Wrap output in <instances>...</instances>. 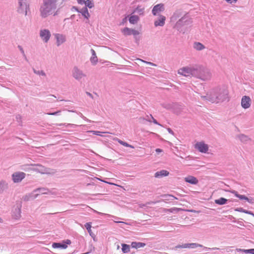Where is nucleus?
<instances>
[{
    "label": "nucleus",
    "instance_id": "1",
    "mask_svg": "<svg viewBox=\"0 0 254 254\" xmlns=\"http://www.w3.org/2000/svg\"><path fill=\"white\" fill-rule=\"evenodd\" d=\"M228 95V92L225 87H217L208 91L206 96H201V98L213 103H218L226 100Z\"/></svg>",
    "mask_w": 254,
    "mask_h": 254
},
{
    "label": "nucleus",
    "instance_id": "2",
    "mask_svg": "<svg viewBox=\"0 0 254 254\" xmlns=\"http://www.w3.org/2000/svg\"><path fill=\"white\" fill-rule=\"evenodd\" d=\"M57 9V0H43L39 9L41 17L45 18L51 15H56Z\"/></svg>",
    "mask_w": 254,
    "mask_h": 254
},
{
    "label": "nucleus",
    "instance_id": "3",
    "mask_svg": "<svg viewBox=\"0 0 254 254\" xmlns=\"http://www.w3.org/2000/svg\"><path fill=\"white\" fill-rule=\"evenodd\" d=\"M199 70V67L196 66H185L180 68L178 71V73L186 77H195Z\"/></svg>",
    "mask_w": 254,
    "mask_h": 254
},
{
    "label": "nucleus",
    "instance_id": "4",
    "mask_svg": "<svg viewBox=\"0 0 254 254\" xmlns=\"http://www.w3.org/2000/svg\"><path fill=\"white\" fill-rule=\"evenodd\" d=\"M50 190L46 188H38L35 190L31 194L26 195L24 197V200L28 201L30 200L31 198L32 199L36 198L37 196L40 194H48Z\"/></svg>",
    "mask_w": 254,
    "mask_h": 254
},
{
    "label": "nucleus",
    "instance_id": "5",
    "mask_svg": "<svg viewBox=\"0 0 254 254\" xmlns=\"http://www.w3.org/2000/svg\"><path fill=\"white\" fill-rule=\"evenodd\" d=\"M29 7V5L27 0H18L17 11L19 13L23 14L25 16H26Z\"/></svg>",
    "mask_w": 254,
    "mask_h": 254
},
{
    "label": "nucleus",
    "instance_id": "6",
    "mask_svg": "<svg viewBox=\"0 0 254 254\" xmlns=\"http://www.w3.org/2000/svg\"><path fill=\"white\" fill-rule=\"evenodd\" d=\"M72 75L74 78L78 81L86 77V74L77 66L73 67Z\"/></svg>",
    "mask_w": 254,
    "mask_h": 254
},
{
    "label": "nucleus",
    "instance_id": "7",
    "mask_svg": "<svg viewBox=\"0 0 254 254\" xmlns=\"http://www.w3.org/2000/svg\"><path fill=\"white\" fill-rule=\"evenodd\" d=\"M191 23L189 16L187 14H185L179 20L176 22V27L177 29H180L182 27L188 25Z\"/></svg>",
    "mask_w": 254,
    "mask_h": 254
},
{
    "label": "nucleus",
    "instance_id": "8",
    "mask_svg": "<svg viewBox=\"0 0 254 254\" xmlns=\"http://www.w3.org/2000/svg\"><path fill=\"white\" fill-rule=\"evenodd\" d=\"M201 70L200 67H199V71L197 72V75L195 77L201 79L203 81H206L210 80L211 78V73L210 71L207 69H203L202 71V73H199Z\"/></svg>",
    "mask_w": 254,
    "mask_h": 254
},
{
    "label": "nucleus",
    "instance_id": "9",
    "mask_svg": "<svg viewBox=\"0 0 254 254\" xmlns=\"http://www.w3.org/2000/svg\"><path fill=\"white\" fill-rule=\"evenodd\" d=\"M39 36L42 41L45 43H47L50 39L51 34L49 30L42 29L39 31Z\"/></svg>",
    "mask_w": 254,
    "mask_h": 254
},
{
    "label": "nucleus",
    "instance_id": "10",
    "mask_svg": "<svg viewBox=\"0 0 254 254\" xmlns=\"http://www.w3.org/2000/svg\"><path fill=\"white\" fill-rule=\"evenodd\" d=\"M194 148L201 153H206L208 151L209 147L204 141H199L194 144Z\"/></svg>",
    "mask_w": 254,
    "mask_h": 254
},
{
    "label": "nucleus",
    "instance_id": "11",
    "mask_svg": "<svg viewBox=\"0 0 254 254\" xmlns=\"http://www.w3.org/2000/svg\"><path fill=\"white\" fill-rule=\"evenodd\" d=\"M21 208V205L20 204H17L13 207L11 211V217L12 219L17 220L20 218Z\"/></svg>",
    "mask_w": 254,
    "mask_h": 254
},
{
    "label": "nucleus",
    "instance_id": "12",
    "mask_svg": "<svg viewBox=\"0 0 254 254\" xmlns=\"http://www.w3.org/2000/svg\"><path fill=\"white\" fill-rule=\"evenodd\" d=\"M26 174L22 172H16L12 174L11 177L14 183H18L25 177Z\"/></svg>",
    "mask_w": 254,
    "mask_h": 254
},
{
    "label": "nucleus",
    "instance_id": "13",
    "mask_svg": "<svg viewBox=\"0 0 254 254\" xmlns=\"http://www.w3.org/2000/svg\"><path fill=\"white\" fill-rule=\"evenodd\" d=\"M252 104V100L248 96H244L241 99V106L245 109H247L251 107Z\"/></svg>",
    "mask_w": 254,
    "mask_h": 254
},
{
    "label": "nucleus",
    "instance_id": "14",
    "mask_svg": "<svg viewBox=\"0 0 254 254\" xmlns=\"http://www.w3.org/2000/svg\"><path fill=\"white\" fill-rule=\"evenodd\" d=\"M54 36L56 39V44L58 46H60L66 41V37L64 35L56 33Z\"/></svg>",
    "mask_w": 254,
    "mask_h": 254
},
{
    "label": "nucleus",
    "instance_id": "15",
    "mask_svg": "<svg viewBox=\"0 0 254 254\" xmlns=\"http://www.w3.org/2000/svg\"><path fill=\"white\" fill-rule=\"evenodd\" d=\"M33 171L40 173L41 174H49V169L41 165H36L33 167L32 169Z\"/></svg>",
    "mask_w": 254,
    "mask_h": 254
},
{
    "label": "nucleus",
    "instance_id": "16",
    "mask_svg": "<svg viewBox=\"0 0 254 254\" xmlns=\"http://www.w3.org/2000/svg\"><path fill=\"white\" fill-rule=\"evenodd\" d=\"M164 10V5L162 3L155 5L152 10V14L154 15H157Z\"/></svg>",
    "mask_w": 254,
    "mask_h": 254
},
{
    "label": "nucleus",
    "instance_id": "17",
    "mask_svg": "<svg viewBox=\"0 0 254 254\" xmlns=\"http://www.w3.org/2000/svg\"><path fill=\"white\" fill-rule=\"evenodd\" d=\"M76 11L82 14V15L86 18L87 20H89V18L90 16V15L88 11L87 8L86 7H84L80 9H78L77 8L76 9Z\"/></svg>",
    "mask_w": 254,
    "mask_h": 254
},
{
    "label": "nucleus",
    "instance_id": "18",
    "mask_svg": "<svg viewBox=\"0 0 254 254\" xmlns=\"http://www.w3.org/2000/svg\"><path fill=\"white\" fill-rule=\"evenodd\" d=\"M166 17L163 15H160L158 19L154 21V25L155 27L163 26L165 24Z\"/></svg>",
    "mask_w": 254,
    "mask_h": 254
},
{
    "label": "nucleus",
    "instance_id": "19",
    "mask_svg": "<svg viewBox=\"0 0 254 254\" xmlns=\"http://www.w3.org/2000/svg\"><path fill=\"white\" fill-rule=\"evenodd\" d=\"M94 212L97 213V214H100V215H106L109 217H113V218H115V220H114V221L115 222V223H124V224H127L126 223L124 222H123V221H119V219H121V218H119V217H116V216H113V215H111L110 214H106V213H102V212H98L96 210H94Z\"/></svg>",
    "mask_w": 254,
    "mask_h": 254
},
{
    "label": "nucleus",
    "instance_id": "20",
    "mask_svg": "<svg viewBox=\"0 0 254 254\" xmlns=\"http://www.w3.org/2000/svg\"><path fill=\"white\" fill-rule=\"evenodd\" d=\"M193 48L197 51H200L205 49V46L199 42H194L192 45Z\"/></svg>",
    "mask_w": 254,
    "mask_h": 254
},
{
    "label": "nucleus",
    "instance_id": "21",
    "mask_svg": "<svg viewBox=\"0 0 254 254\" xmlns=\"http://www.w3.org/2000/svg\"><path fill=\"white\" fill-rule=\"evenodd\" d=\"M169 172L165 170H162L160 171L156 172L154 174V177L157 178H161L163 177L168 176Z\"/></svg>",
    "mask_w": 254,
    "mask_h": 254
},
{
    "label": "nucleus",
    "instance_id": "22",
    "mask_svg": "<svg viewBox=\"0 0 254 254\" xmlns=\"http://www.w3.org/2000/svg\"><path fill=\"white\" fill-rule=\"evenodd\" d=\"M185 181L186 182L192 185H196L198 183V180L196 178L192 176H189L185 177Z\"/></svg>",
    "mask_w": 254,
    "mask_h": 254
},
{
    "label": "nucleus",
    "instance_id": "23",
    "mask_svg": "<svg viewBox=\"0 0 254 254\" xmlns=\"http://www.w3.org/2000/svg\"><path fill=\"white\" fill-rule=\"evenodd\" d=\"M145 8L142 5H138L135 8L132 12V13H137L139 15H143L144 13Z\"/></svg>",
    "mask_w": 254,
    "mask_h": 254
},
{
    "label": "nucleus",
    "instance_id": "24",
    "mask_svg": "<svg viewBox=\"0 0 254 254\" xmlns=\"http://www.w3.org/2000/svg\"><path fill=\"white\" fill-rule=\"evenodd\" d=\"M185 13H184L181 10H177L172 15L171 17V21H174L177 20V19L179 18L180 17H182Z\"/></svg>",
    "mask_w": 254,
    "mask_h": 254
},
{
    "label": "nucleus",
    "instance_id": "25",
    "mask_svg": "<svg viewBox=\"0 0 254 254\" xmlns=\"http://www.w3.org/2000/svg\"><path fill=\"white\" fill-rule=\"evenodd\" d=\"M91 52L92 54V56L90 59V61L92 64L95 65L97 64L98 62V58L96 56V54L95 51L93 49L91 50Z\"/></svg>",
    "mask_w": 254,
    "mask_h": 254
},
{
    "label": "nucleus",
    "instance_id": "26",
    "mask_svg": "<svg viewBox=\"0 0 254 254\" xmlns=\"http://www.w3.org/2000/svg\"><path fill=\"white\" fill-rule=\"evenodd\" d=\"M145 245L146 244L144 243L133 242L131 243L130 246L131 248L137 249L140 248H143L145 246Z\"/></svg>",
    "mask_w": 254,
    "mask_h": 254
},
{
    "label": "nucleus",
    "instance_id": "27",
    "mask_svg": "<svg viewBox=\"0 0 254 254\" xmlns=\"http://www.w3.org/2000/svg\"><path fill=\"white\" fill-rule=\"evenodd\" d=\"M139 17L138 16L136 15H131L128 18L129 23L132 24L136 23L139 21Z\"/></svg>",
    "mask_w": 254,
    "mask_h": 254
},
{
    "label": "nucleus",
    "instance_id": "28",
    "mask_svg": "<svg viewBox=\"0 0 254 254\" xmlns=\"http://www.w3.org/2000/svg\"><path fill=\"white\" fill-rule=\"evenodd\" d=\"M52 247L55 249L61 248L63 249H66L67 246L65 244H61L60 243H54L52 244Z\"/></svg>",
    "mask_w": 254,
    "mask_h": 254
},
{
    "label": "nucleus",
    "instance_id": "29",
    "mask_svg": "<svg viewBox=\"0 0 254 254\" xmlns=\"http://www.w3.org/2000/svg\"><path fill=\"white\" fill-rule=\"evenodd\" d=\"M186 248L195 249L197 247H203L202 245L197 243L186 244Z\"/></svg>",
    "mask_w": 254,
    "mask_h": 254
},
{
    "label": "nucleus",
    "instance_id": "30",
    "mask_svg": "<svg viewBox=\"0 0 254 254\" xmlns=\"http://www.w3.org/2000/svg\"><path fill=\"white\" fill-rule=\"evenodd\" d=\"M227 201V199L224 197H220L219 199L215 200V203L219 205H223Z\"/></svg>",
    "mask_w": 254,
    "mask_h": 254
},
{
    "label": "nucleus",
    "instance_id": "31",
    "mask_svg": "<svg viewBox=\"0 0 254 254\" xmlns=\"http://www.w3.org/2000/svg\"><path fill=\"white\" fill-rule=\"evenodd\" d=\"M83 4L85 5V7H86V8H92L94 6V4L92 0H85V3H83Z\"/></svg>",
    "mask_w": 254,
    "mask_h": 254
},
{
    "label": "nucleus",
    "instance_id": "32",
    "mask_svg": "<svg viewBox=\"0 0 254 254\" xmlns=\"http://www.w3.org/2000/svg\"><path fill=\"white\" fill-rule=\"evenodd\" d=\"M122 250L124 253H128L130 252V247L129 245L126 244H123L122 245Z\"/></svg>",
    "mask_w": 254,
    "mask_h": 254
},
{
    "label": "nucleus",
    "instance_id": "33",
    "mask_svg": "<svg viewBox=\"0 0 254 254\" xmlns=\"http://www.w3.org/2000/svg\"><path fill=\"white\" fill-rule=\"evenodd\" d=\"M8 184L5 181L0 182V190L3 191L7 188Z\"/></svg>",
    "mask_w": 254,
    "mask_h": 254
},
{
    "label": "nucleus",
    "instance_id": "34",
    "mask_svg": "<svg viewBox=\"0 0 254 254\" xmlns=\"http://www.w3.org/2000/svg\"><path fill=\"white\" fill-rule=\"evenodd\" d=\"M131 30H132V29H130V28H127V27H126L125 28H124L122 31L123 32V33L124 34V35H126V36H128V35H131Z\"/></svg>",
    "mask_w": 254,
    "mask_h": 254
},
{
    "label": "nucleus",
    "instance_id": "35",
    "mask_svg": "<svg viewBox=\"0 0 254 254\" xmlns=\"http://www.w3.org/2000/svg\"><path fill=\"white\" fill-rule=\"evenodd\" d=\"M118 142L121 145H123L124 146L130 147L131 148H134V146L127 143V142H124L119 139H117Z\"/></svg>",
    "mask_w": 254,
    "mask_h": 254
},
{
    "label": "nucleus",
    "instance_id": "36",
    "mask_svg": "<svg viewBox=\"0 0 254 254\" xmlns=\"http://www.w3.org/2000/svg\"><path fill=\"white\" fill-rule=\"evenodd\" d=\"M235 210L240 212L245 213L246 214H253V212L252 211L247 210L246 209H243V208H237L235 209Z\"/></svg>",
    "mask_w": 254,
    "mask_h": 254
},
{
    "label": "nucleus",
    "instance_id": "37",
    "mask_svg": "<svg viewBox=\"0 0 254 254\" xmlns=\"http://www.w3.org/2000/svg\"><path fill=\"white\" fill-rule=\"evenodd\" d=\"M239 138L240 140L243 142H247L248 140H249V138L248 137V136L244 134L240 135Z\"/></svg>",
    "mask_w": 254,
    "mask_h": 254
},
{
    "label": "nucleus",
    "instance_id": "38",
    "mask_svg": "<svg viewBox=\"0 0 254 254\" xmlns=\"http://www.w3.org/2000/svg\"><path fill=\"white\" fill-rule=\"evenodd\" d=\"M85 227L86 228V229L87 230L88 233H89V234L91 236L92 235V231H91V223L90 222H88V223H86L85 224Z\"/></svg>",
    "mask_w": 254,
    "mask_h": 254
},
{
    "label": "nucleus",
    "instance_id": "39",
    "mask_svg": "<svg viewBox=\"0 0 254 254\" xmlns=\"http://www.w3.org/2000/svg\"><path fill=\"white\" fill-rule=\"evenodd\" d=\"M237 250H238V251H243L245 254H254V249H248V250L238 249Z\"/></svg>",
    "mask_w": 254,
    "mask_h": 254
},
{
    "label": "nucleus",
    "instance_id": "40",
    "mask_svg": "<svg viewBox=\"0 0 254 254\" xmlns=\"http://www.w3.org/2000/svg\"><path fill=\"white\" fill-rule=\"evenodd\" d=\"M59 126H65L66 127H72V128H74L75 127H77V125H75V124H66V123H64V124H60L59 125Z\"/></svg>",
    "mask_w": 254,
    "mask_h": 254
},
{
    "label": "nucleus",
    "instance_id": "41",
    "mask_svg": "<svg viewBox=\"0 0 254 254\" xmlns=\"http://www.w3.org/2000/svg\"><path fill=\"white\" fill-rule=\"evenodd\" d=\"M34 72L37 74V75H41V76H46V73H45V72L41 70H36L35 69H34Z\"/></svg>",
    "mask_w": 254,
    "mask_h": 254
},
{
    "label": "nucleus",
    "instance_id": "42",
    "mask_svg": "<svg viewBox=\"0 0 254 254\" xmlns=\"http://www.w3.org/2000/svg\"><path fill=\"white\" fill-rule=\"evenodd\" d=\"M88 132H91L93 134L97 135H99V136H101L102 135H101L102 132H101V131H94V130H90V131H88Z\"/></svg>",
    "mask_w": 254,
    "mask_h": 254
},
{
    "label": "nucleus",
    "instance_id": "43",
    "mask_svg": "<svg viewBox=\"0 0 254 254\" xmlns=\"http://www.w3.org/2000/svg\"><path fill=\"white\" fill-rule=\"evenodd\" d=\"M150 118L152 119V122H153L154 124L161 126V125L159 123H158L156 120H155L151 115H150Z\"/></svg>",
    "mask_w": 254,
    "mask_h": 254
},
{
    "label": "nucleus",
    "instance_id": "44",
    "mask_svg": "<svg viewBox=\"0 0 254 254\" xmlns=\"http://www.w3.org/2000/svg\"><path fill=\"white\" fill-rule=\"evenodd\" d=\"M61 111H58L53 113H48V115H54V116H59L60 115Z\"/></svg>",
    "mask_w": 254,
    "mask_h": 254
},
{
    "label": "nucleus",
    "instance_id": "45",
    "mask_svg": "<svg viewBox=\"0 0 254 254\" xmlns=\"http://www.w3.org/2000/svg\"><path fill=\"white\" fill-rule=\"evenodd\" d=\"M131 32V35H133L134 36H136L139 34V31L133 29H132Z\"/></svg>",
    "mask_w": 254,
    "mask_h": 254
},
{
    "label": "nucleus",
    "instance_id": "46",
    "mask_svg": "<svg viewBox=\"0 0 254 254\" xmlns=\"http://www.w3.org/2000/svg\"><path fill=\"white\" fill-rule=\"evenodd\" d=\"M141 62H143V63H146V64H149V65H152V66H156V65L153 63H151V62H147V61H143L142 60H140Z\"/></svg>",
    "mask_w": 254,
    "mask_h": 254
},
{
    "label": "nucleus",
    "instance_id": "47",
    "mask_svg": "<svg viewBox=\"0 0 254 254\" xmlns=\"http://www.w3.org/2000/svg\"><path fill=\"white\" fill-rule=\"evenodd\" d=\"M241 200H245L247 201V199H248V197L244 195L240 194L239 196H238V197Z\"/></svg>",
    "mask_w": 254,
    "mask_h": 254
},
{
    "label": "nucleus",
    "instance_id": "48",
    "mask_svg": "<svg viewBox=\"0 0 254 254\" xmlns=\"http://www.w3.org/2000/svg\"><path fill=\"white\" fill-rule=\"evenodd\" d=\"M175 248L176 249H178V248H186V244H184V245H177L175 247Z\"/></svg>",
    "mask_w": 254,
    "mask_h": 254
},
{
    "label": "nucleus",
    "instance_id": "49",
    "mask_svg": "<svg viewBox=\"0 0 254 254\" xmlns=\"http://www.w3.org/2000/svg\"><path fill=\"white\" fill-rule=\"evenodd\" d=\"M231 192L234 194L235 196H236L237 197H238V196H239L240 195V194H239L238 192L236 191V190L231 191Z\"/></svg>",
    "mask_w": 254,
    "mask_h": 254
},
{
    "label": "nucleus",
    "instance_id": "50",
    "mask_svg": "<svg viewBox=\"0 0 254 254\" xmlns=\"http://www.w3.org/2000/svg\"><path fill=\"white\" fill-rule=\"evenodd\" d=\"M227 2L229 3H236L238 0H225Z\"/></svg>",
    "mask_w": 254,
    "mask_h": 254
},
{
    "label": "nucleus",
    "instance_id": "51",
    "mask_svg": "<svg viewBox=\"0 0 254 254\" xmlns=\"http://www.w3.org/2000/svg\"><path fill=\"white\" fill-rule=\"evenodd\" d=\"M247 201L249 202L251 204L254 203V199L253 198H248V199H247Z\"/></svg>",
    "mask_w": 254,
    "mask_h": 254
},
{
    "label": "nucleus",
    "instance_id": "52",
    "mask_svg": "<svg viewBox=\"0 0 254 254\" xmlns=\"http://www.w3.org/2000/svg\"><path fill=\"white\" fill-rule=\"evenodd\" d=\"M18 49L20 50V52H21V53L24 55L25 56V54H24V51L22 48V47L21 46H18Z\"/></svg>",
    "mask_w": 254,
    "mask_h": 254
},
{
    "label": "nucleus",
    "instance_id": "53",
    "mask_svg": "<svg viewBox=\"0 0 254 254\" xmlns=\"http://www.w3.org/2000/svg\"><path fill=\"white\" fill-rule=\"evenodd\" d=\"M76 1L79 4H83V3H85V0H76Z\"/></svg>",
    "mask_w": 254,
    "mask_h": 254
},
{
    "label": "nucleus",
    "instance_id": "54",
    "mask_svg": "<svg viewBox=\"0 0 254 254\" xmlns=\"http://www.w3.org/2000/svg\"><path fill=\"white\" fill-rule=\"evenodd\" d=\"M204 249L205 250H218L219 249L217 248H209L207 247H203Z\"/></svg>",
    "mask_w": 254,
    "mask_h": 254
},
{
    "label": "nucleus",
    "instance_id": "55",
    "mask_svg": "<svg viewBox=\"0 0 254 254\" xmlns=\"http://www.w3.org/2000/svg\"><path fill=\"white\" fill-rule=\"evenodd\" d=\"M79 114L80 115V116L81 117V118H83L84 120L87 121L88 122H90V121L88 119H87L86 117L83 116L81 113H80Z\"/></svg>",
    "mask_w": 254,
    "mask_h": 254
},
{
    "label": "nucleus",
    "instance_id": "56",
    "mask_svg": "<svg viewBox=\"0 0 254 254\" xmlns=\"http://www.w3.org/2000/svg\"><path fill=\"white\" fill-rule=\"evenodd\" d=\"M146 120L149 122H152V119L150 118V115L149 116H147Z\"/></svg>",
    "mask_w": 254,
    "mask_h": 254
},
{
    "label": "nucleus",
    "instance_id": "57",
    "mask_svg": "<svg viewBox=\"0 0 254 254\" xmlns=\"http://www.w3.org/2000/svg\"><path fill=\"white\" fill-rule=\"evenodd\" d=\"M155 151L156 152V153H159L162 152L163 151V150L161 149L157 148V149H156Z\"/></svg>",
    "mask_w": 254,
    "mask_h": 254
},
{
    "label": "nucleus",
    "instance_id": "58",
    "mask_svg": "<svg viewBox=\"0 0 254 254\" xmlns=\"http://www.w3.org/2000/svg\"><path fill=\"white\" fill-rule=\"evenodd\" d=\"M167 130L168 131L169 133H170L171 134H174V132H173V130L170 128H168Z\"/></svg>",
    "mask_w": 254,
    "mask_h": 254
},
{
    "label": "nucleus",
    "instance_id": "59",
    "mask_svg": "<svg viewBox=\"0 0 254 254\" xmlns=\"http://www.w3.org/2000/svg\"><path fill=\"white\" fill-rule=\"evenodd\" d=\"M86 94H87V95L88 96H89L90 97H91V98H93V96H92V95L90 93L87 92H86Z\"/></svg>",
    "mask_w": 254,
    "mask_h": 254
},
{
    "label": "nucleus",
    "instance_id": "60",
    "mask_svg": "<svg viewBox=\"0 0 254 254\" xmlns=\"http://www.w3.org/2000/svg\"><path fill=\"white\" fill-rule=\"evenodd\" d=\"M169 196H170V197H171V198H170V199H171V200H173L174 198H176L175 197H174V196H173V195H169Z\"/></svg>",
    "mask_w": 254,
    "mask_h": 254
},
{
    "label": "nucleus",
    "instance_id": "61",
    "mask_svg": "<svg viewBox=\"0 0 254 254\" xmlns=\"http://www.w3.org/2000/svg\"><path fill=\"white\" fill-rule=\"evenodd\" d=\"M66 244H70V240H67Z\"/></svg>",
    "mask_w": 254,
    "mask_h": 254
},
{
    "label": "nucleus",
    "instance_id": "62",
    "mask_svg": "<svg viewBox=\"0 0 254 254\" xmlns=\"http://www.w3.org/2000/svg\"><path fill=\"white\" fill-rule=\"evenodd\" d=\"M68 112H75V111H73V110H68Z\"/></svg>",
    "mask_w": 254,
    "mask_h": 254
},
{
    "label": "nucleus",
    "instance_id": "63",
    "mask_svg": "<svg viewBox=\"0 0 254 254\" xmlns=\"http://www.w3.org/2000/svg\"><path fill=\"white\" fill-rule=\"evenodd\" d=\"M2 222H3L2 219L1 218H0V222L2 223Z\"/></svg>",
    "mask_w": 254,
    "mask_h": 254
},
{
    "label": "nucleus",
    "instance_id": "64",
    "mask_svg": "<svg viewBox=\"0 0 254 254\" xmlns=\"http://www.w3.org/2000/svg\"><path fill=\"white\" fill-rule=\"evenodd\" d=\"M50 96H51V97H54V98H56V96H55L54 95H50Z\"/></svg>",
    "mask_w": 254,
    "mask_h": 254
}]
</instances>
